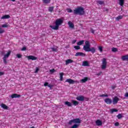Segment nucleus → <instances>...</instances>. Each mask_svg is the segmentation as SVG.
I'll return each instance as SVG.
<instances>
[{"mask_svg":"<svg viewBox=\"0 0 128 128\" xmlns=\"http://www.w3.org/2000/svg\"><path fill=\"white\" fill-rule=\"evenodd\" d=\"M66 82H69L70 84H72L74 83V81L70 78H68L66 80Z\"/></svg>","mask_w":128,"mask_h":128,"instance_id":"obj_16","label":"nucleus"},{"mask_svg":"<svg viewBox=\"0 0 128 128\" xmlns=\"http://www.w3.org/2000/svg\"><path fill=\"white\" fill-rule=\"evenodd\" d=\"M1 106L4 110H8V106H6L5 104H1Z\"/></svg>","mask_w":128,"mask_h":128,"instance_id":"obj_22","label":"nucleus"},{"mask_svg":"<svg viewBox=\"0 0 128 128\" xmlns=\"http://www.w3.org/2000/svg\"><path fill=\"white\" fill-rule=\"evenodd\" d=\"M74 48H75V50H80V46H74Z\"/></svg>","mask_w":128,"mask_h":128,"instance_id":"obj_31","label":"nucleus"},{"mask_svg":"<svg viewBox=\"0 0 128 128\" xmlns=\"http://www.w3.org/2000/svg\"><path fill=\"white\" fill-rule=\"evenodd\" d=\"M83 50L85 52H91L92 54H94V52H96V48H94L92 47L90 48V43L88 40H86L85 42V45L83 46Z\"/></svg>","mask_w":128,"mask_h":128,"instance_id":"obj_1","label":"nucleus"},{"mask_svg":"<svg viewBox=\"0 0 128 128\" xmlns=\"http://www.w3.org/2000/svg\"><path fill=\"white\" fill-rule=\"evenodd\" d=\"M100 98H104L105 96V98H108V94H100Z\"/></svg>","mask_w":128,"mask_h":128,"instance_id":"obj_30","label":"nucleus"},{"mask_svg":"<svg viewBox=\"0 0 128 128\" xmlns=\"http://www.w3.org/2000/svg\"><path fill=\"white\" fill-rule=\"evenodd\" d=\"M106 64H108V62H106V58H104L102 60V65L101 66L102 70H105V68H106Z\"/></svg>","mask_w":128,"mask_h":128,"instance_id":"obj_5","label":"nucleus"},{"mask_svg":"<svg viewBox=\"0 0 128 128\" xmlns=\"http://www.w3.org/2000/svg\"><path fill=\"white\" fill-rule=\"evenodd\" d=\"M88 80V77H85L84 78L81 80V82H86Z\"/></svg>","mask_w":128,"mask_h":128,"instance_id":"obj_23","label":"nucleus"},{"mask_svg":"<svg viewBox=\"0 0 128 128\" xmlns=\"http://www.w3.org/2000/svg\"><path fill=\"white\" fill-rule=\"evenodd\" d=\"M112 52H118V48H112Z\"/></svg>","mask_w":128,"mask_h":128,"instance_id":"obj_35","label":"nucleus"},{"mask_svg":"<svg viewBox=\"0 0 128 128\" xmlns=\"http://www.w3.org/2000/svg\"><path fill=\"white\" fill-rule=\"evenodd\" d=\"M26 47H23L22 49V50H26Z\"/></svg>","mask_w":128,"mask_h":128,"instance_id":"obj_50","label":"nucleus"},{"mask_svg":"<svg viewBox=\"0 0 128 128\" xmlns=\"http://www.w3.org/2000/svg\"><path fill=\"white\" fill-rule=\"evenodd\" d=\"M68 24L69 26V27H70V28H74V24L72 22L69 21L68 22Z\"/></svg>","mask_w":128,"mask_h":128,"instance_id":"obj_13","label":"nucleus"},{"mask_svg":"<svg viewBox=\"0 0 128 128\" xmlns=\"http://www.w3.org/2000/svg\"><path fill=\"white\" fill-rule=\"evenodd\" d=\"M84 40H82L77 42L78 46H82V44H84Z\"/></svg>","mask_w":128,"mask_h":128,"instance_id":"obj_25","label":"nucleus"},{"mask_svg":"<svg viewBox=\"0 0 128 128\" xmlns=\"http://www.w3.org/2000/svg\"><path fill=\"white\" fill-rule=\"evenodd\" d=\"M92 32V34H94V31H93V32Z\"/></svg>","mask_w":128,"mask_h":128,"instance_id":"obj_56","label":"nucleus"},{"mask_svg":"<svg viewBox=\"0 0 128 128\" xmlns=\"http://www.w3.org/2000/svg\"><path fill=\"white\" fill-rule=\"evenodd\" d=\"M4 30L0 27V34H4Z\"/></svg>","mask_w":128,"mask_h":128,"instance_id":"obj_37","label":"nucleus"},{"mask_svg":"<svg viewBox=\"0 0 128 128\" xmlns=\"http://www.w3.org/2000/svg\"><path fill=\"white\" fill-rule=\"evenodd\" d=\"M26 58H27L28 60H38V58L36 56H26Z\"/></svg>","mask_w":128,"mask_h":128,"instance_id":"obj_6","label":"nucleus"},{"mask_svg":"<svg viewBox=\"0 0 128 128\" xmlns=\"http://www.w3.org/2000/svg\"><path fill=\"white\" fill-rule=\"evenodd\" d=\"M96 126H100L102 124V122L100 120H96Z\"/></svg>","mask_w":128,"mask_h":128,"instance_id":"obj_15","label":"nucleus"},{"mask_svg":"<svg viewBox=\"0 0 128 128\" xmlns=\"http://www.w3.org/2000/svg\"><path fill=\"white\" fill-rule=\"evenodd\" d=\"M98 4H104V1H98Z\"/></svg>","mask_w":128,"mask_h":128,"instance_id":"obj_41","label":"nucleus"},{"mask_svg":"<svg viewBox=\"0 0 128 128\" xmlns=\"http://www.w3.org/2000/svg\"><path fill=\"white\" fill-rule=\"evenodd\" d=\"M111 88H112V90H114V88H116V86H111Z\"/></svg>","mask_w":128,"mask_h":128,"instance_id":"obj_52","label":"nucleus"},{"mask_svg":"<svg viewBox=\"0 0 128 128\" xmlns=\"http://www.w3.org/2000/svg\"><path fill=\"white\" fill-rule=\"evenodd\" d=\"M119 4L121 6H123L124 4V0H119Z\"/></svg>","mask_w":128,"mask_h":128,"instance_id":"obj_20","label":"nucleus"},{"mask_svg":"<svg viewBox=\"0 0 128 128\" xmlns=\"http://www.w3.org/2000/svg\"><path fill=\"white\" fill-rule=\"evenodd\" d=\"M82 66H90V64H88V61H84L82 62Z\"/></svg>","mask_w":128,"mask_h":128,"instance_id":"obj_12","label":"nucleus"},{"mask_svg":"<svg viewBox=\"0 0 128 128\" xmlns=\"http://www.w3.org/2000/svg\"><path fill=\"white\" fill-rule=\"evenodd\" d=\"M50 50H52V52H56V50H58V49L56 48H51Z\"/></svg>","mask_w":128,"mask_h":128,"instance_id":"obj_36","label":"nucleus"},{"mask_svg":"<svg viewBox=\"0 0 128 128\" xmlns=\"http://www.w3.org/2000/svg\"><path fill=\"white\" fill-rule=\"evenodd\" d=\"M124 96H126V98H128V92H126Z\"/></svg>","mask_w":128,"mask_h":128,"instance_id":"obj_51","label":"nucleus"},{"mask_svg":"<svg viewBox=\"0 0 128 128\" xmlns=\"http://www.w3.org/2000/svg\"><path fill=\"white\" fill-rule=\"evenodd\" d=\"M54 6H50L48 8V12H54Z\"/></svg>","mask_w":128,"mask_h":128,"instance_id":"obj_27","label":"nucleus"},{"mask_svg":"<svg viewBox=\"0 0 128 128\" xmlns=\"http://www.w3.org/2000/svg\"><path fill=\"white\" fill-rule=\"evenodd\" d=\"M48 88H52V86H54L52 85V84H48Z\"/></svg>","mask_w":128,"mask_h":128,"instance_id":"obj_53","label":"nucleus"},{"mask_svg":"<svg viewBox=\"0 0 128 128\" xmlns=\"http://www.w3.org/2000/svg\"><path fill=\"white\" fill-rule=\"evenodd\" d=\"M76 40H73V41L72 42V44H76Z\"/></svg>","mask_w":128,"mask_h":128,"instance_id":"obj_48","label":"nucleus"},{"mask_svg":"<svg viewBox=\"0 0 128 128\" xmlns=\"http://www.w3.org/2000/svg\"><path fill=\"white\" fill-rule=\"evenodd\" d=\"M38 70H40V69L38 68H36V70H35V74H37V72H38Z\"/></svg>","mask_w":128,"mask_h":128,"instance_id":"obj_46","label":"nucleus"},{"mask_svg":"<svg viewBox=\"0 0 128 128\" xmlns=\"http://www.w3.org/2000/svg\"><path fill=\"white\" fill-rule=\"evenodd\" d=\"M10 18V15L6 14V15L3 16L1 18L2 20H6V19Z\"/></svg>","mask_w":128,"mask_h":128,"instance_id":"obj_18","label":"nucleus"},{"mask_svg":"<svg viewBox=\"0 0 128 128\" xmlns=\"http://www.w3.org/2000/svg\"><path fill=\"white\" fill-rule=\"evenodd\" d=\"M108 10L106 9V12H108Z\"/></svg>","mask_w":128,"mask_h":128,"instance_id":"obj_55","label":"nucleus"},{"mask_svg":"<svg viewBox=\"0 0 128 128\" xmlns=\"http://www.w3.org/2000/svg\"><path fill=\"white\" fill-rule=\"evenodd\" d=\"M98 50H100V52H102V46H98Z\"/></svg>","mask_w":128,"mask_h":128,"instance_id":"obj_32","label":"nucleus"},{"mask_svg":"<svg viewBox=\"0 0 128 128\" xmlns=\"http://www.w3.org/2000/svg\"><path fill=\"white\" fill-rule=\"evenodd\" d=\"M76 100H79V102H84V96H79L76 98Z\"/></svg>","mask_w":128,"mask_h":128,"instance_id":"obj_8","label":"nucleus"},{"mask_svg":"<svg viewBox=\"0 0 128 128\" xmlns=\"http://www.w3.org/2000/svg\"><path fill=\"white\" fill-rule=\"evenodd\" d=\"M2 28H8V25L6 24H2Z\"/></svg>","mask_w":128,"mask_h":128,"instance_id":"obj_39","label":"nucleus"},{"mask_svg":"<svg viewBox=\"0 0 128 128\" xmlns=\"http://www.w3.org/2000/svg\"><path fill=\"white\" fill-rule=\"evenodd\" d=\"M122 18H124V16L122 15L118 16H117L116 18V20H117L118 22V20H122Z\"/></svg>","mask_w":128,"mask_h":128,"instance_id":"obj_24","label":"nucleus"},{"mask_svg":"<svg viewBox=\"0 0 128 128\" xmlns=\"http://www.w3.org/2000/svg\"><path fill=\"white\" fill-rule=\"evenodd\" d=\"M75 56H86V54L82 52H78L76 54Z\"/></svg>","mask_w":128,"mask_h":128,"instance_id":"obj_10","label":"nucleus"},{"mask_svg":"<svg viewBox=\"0 0 128 128\" xmlns=\"http://www.w3.org/2000/svg\"><path fill=\"white\" fill-rule=\"evenodd\" d=\"M50 72H56V70L54 68H52L50 70Z\"/></svg>","mask_w":128,"mask_h":128,"instance_id":"obj_44","label":"nucleus"},{"mask_svg":"<svg viewBox=\"0 0 128 128\" xmlns=\"http://www.w3.org/2000/svg\"><path fill=\"white\" fill-rule=\"evenodd\" d=\"M78 128V124H75L73 125L70 128Z\"/></svg>","mask_w":128,"mask_h":128,"instance_id":"obj_34","label":"nucleus"},{"mask_svg":"<svg viewBox=\"0 0 128 128\" xmlns=\"http://www.w3.org/2000/svg\"><path fill=\"white\" fill-rule=\"evenodd\" d=\"M72 62H74V60L72 59H68L66 60V66L68 64H72Z\"/></svg>","mask_w":128,"mask_h":128,"instance_id":"obj_14","label":"nucleus"},{"mask_svg":"<svg viewBox=\"0 0 128 128\" xmlns=\"http://www.w3.org/2000/svg\"><path fill=\"white\" fill-rule=\"evenodd\" d=\"M74 124H80V118L73 119Z\"/></svg>","mask_w":128,"mask_h":128,"instance_id":"obj_17","label":"nucleus"},{"mask_svg":"<svg viewBox=\"0 0 128 128\" xmlns=\"http://www.w3.org/2000/svg\"><path fill=\"white\" fill-rule=\"evenodd\" d=\"M74 14L84 16V9L82 7H78L74 10Z\"/></svg>","mask_w":128,"mask_h":128,"instance_id":"obj_3","label":"nucleus"},{"mask_svg":"<svg viewBox=\"0 0 128 128\" xmlns=\"http://www.w3.org/2000/svg\"><path fill=\"white\" fill-rule=\"evenodd\" d=\"M4 72H0V76H4Z\"/></svg>","mask_w":128,"mask_h":128,"instance_id":"obj_49","label":"nucleus"},{"mask_svg":"<svg viewBox=\"0 0 128 128\" xmlns=\"http://www.w3.org/2000/svg\"><path fill=\"white\" fill-rule=\"evenodd\" d=\"M118 112V110L116 108H112L110 110V114H114V112Z\"/></svg>","mask_w":128,"mask_h":128,"instance_id":"obj_26","label":"nucleus"},{"mask_svg":"<svg viewBox=\"0 0 128 128\" xmlns=\"http://www.w3.org/2000/svg\"><path fill=\"white\" fill-rule=\"evenodd\" d=\"M67 10L68 12H72V10L70 8H68Z\"/></svg>","mask_w":128,"mask_h":128,"instance_id":"obj_43","label":"nucleus"},{"mask_svg":"<svg viewBox=\"0 0 128 128\" xmlns=\"http://www.w3.org/2000/svg\"><path fill=\"white\" fill-rule=\"evenodd\" d=\"M117 118L118 120H120V118H122V115L121 114H120L117 116Z\"/></svg>","mask_w":128,"mask_h":128,"instance_id":"obj_33","label":"nucleus"},{"mask_svg":"<svg viewBox=\"0 0 128 128\" xmlns=\"http://www.w3.org/2000/svg\"><path fill=\"white\" fill-rule=\"evenodd\" d=\"M62 24H64V18H58L55 21V26L50 25V28H52V30H58V28H60V26H62Z\"/></svg>","mask_w":128,"mask_h":128,"instance_id":"obj_2","label":"nucleus"},{"mask_svg":"<svg viewBox=\"0 0 128 128\" xmlns=\"http://www.w3.org/2000/svg\"><path fill=\"white\" fill-rule=\"evenodd\" d=\"M22 54H16V57H17L18 58H22Z\"/></svg>","mask_w":128,"mask_h":128,"instance_id":"obj_40","label":"nucleus"},{"mask_svg":"<svg viewBox=\"0 0 128 128\" xmlns=\"http://www.w3.org/2000/svg\"><path fill=\"white\" fill-rule=\"evenodd\" d=\"M72 102L73 104V106H78V102L76 101V100H72Z\"/></svg>","mask_w":128,"mask_h":128,"instance_id":"obj_21","label":"nucleus"},{"mask_svg":"<svg viewBox=\"0 0 128 128\" xmlns=\"http://www.w3.org/2000/svg\"><path fill=\"white\" fill-rule=\"evenodd\" d=\"M10 54H12V51L8 50V52L4 55V56L3 57V62L4 64H8V61H6V60L10 56Z\"/></svg>","mask_w":128,"mask_h":128,"instance_id":"obj_4","label":"nucleus"},{"mask_svg":"<svg viewBox=\"0 0 128 128\" xmlns=\"http://www.w3.org/2000/svg\"><path fill=\"white\" fill-rule=\"evenodd\" d=\"M44 86H48V82H46L44 84Z\"/></svg>","mask_w":128,"mask_h":128,"instance_id":"obj_45","label":"nucleus"},{"mask_svg":"<svg viewBox=\"0 0 128 128\" xmlns=\"http://www.w3.org/2000/svg\"><path fill=\"white\" fill-rule=\"evenodd\" d=\"M44 4H50V0H43Z\"/></svg>","mask_w":128,"mask_h":128,"instance_id":"obj_29","label":"nucleus"},{"mask_svg":"<svg viewBox=\"0 0 128 128\" xmlns=\"http://www.w3.org/2000/svg\"><path fill=\"white\" fill-rule=\"evenodd\" d=\"M12 98H20V94H14L11 95Z\"/></svg>","mask_w":128,"mask_h":128,"instance_id":"obj_11","label":"nucleus"},{"mask_svg":"<svg viewBox=\"0 0 128 128\" xmlns=\"http://www.w3.org/2000/svg\"><path fill=\"white\" fill-rule=\"evenodd\" d=\"M30 128H34V126H32V127H31Z\"/></svg>","mask_w":128,"mask_h":128,"instance_id":"obj_54","label":"nucleus"},{"mask_svg":"<svg viewBox=\"0 0 128 128\" xmlns=\"http://www.w3.org/2000/svg\"><path fill=\"white\" fill-rule=\"evenodd\" d=\"M60 80L62 81L63 80V76H64V73L63 72H60Z\"/></svg>","mask_w":128,"mask_h":128,"instance_id":"obj_28","label":"nucleus"},{"mask_svg":"<svg viewBox=\"0 0 128 128\" xmlns=\"http://www.w3.org/2000/svg\"><path fill=\"white\" fill-rule=\"evenodd\" d=\"M118 100H120V98H118V96H114L112 100L113 104H116Z\"/></svg>","mask_w":128,"mask_h":128,"instance_id":"obj_9","label":"nucleus"},{"mask_svg":"<svg viewBox=\"0 0 128 128\" xmlns=\"http://www.w3.org/2000/svg\"><path fill=\"white\" fill-rule=\"evenodd\" d=\"M64 104L66 106H68V107L70 106H72V102H69L68 101H66L64 102Z\"/></svg>","mask_w":128,"mask_h":128,"instance_id":"obj_19","label":"nucleus"},{"mask_svg":"<svg viewBox=\"0 0 128 128\" xmlns=\"http://www.w3.org/2000/svg\"><path fill=\"white\" fill-rule=\"evenodd\" d=\"M114 126H120V123H119L118 122H115V124H114Z\"/></svg>","mask_w":128,"mask_h":128,"instance_id":"obj_42","label":"nucleus"},{"mask_svg":"<svg viewBox=\"0 0 128 128\" xmlns=\"http://www.w3.org/2000/svg\"><path fill=\"white\" fill-rule=\"evenodd\" d=\"M102 74V72H100L99 73H98L96 74V76H100V74Z\"/></svg>","mask_w":128,"mask_h":128,"instance_id":"obj_47","label":"nucleus"},{"mask_svg":"<svg viewBox=\"0 0 128 128\" xmlns=\"http://www.w3.org/2000/svg\"><path fill=\"white\" fill-rule=\"evenodd\" d=\"M72 124H74V120L69 121L68 124L72 125Z\"/></svg>","mask_w":128,"mask_h":128,"instance_id":"obj_38","label":"nucleus"},{"mask_svg":"<svg viewBox=\"0 0 128 128\" xmlns=\"http://www.w3.org/2000/svg\"><path fill=\"white\" fill-rule=\"evenodd\" d=\"M104 102L106 104H112V100L110 98H106L104 100Z\"/></svg>","mask_w":128,"mask_h":128,"instance_id":"obj_7","label":"nucleus"}]
</instances>
